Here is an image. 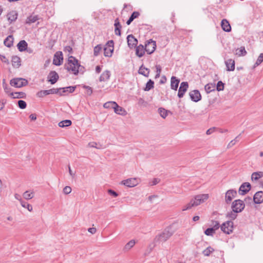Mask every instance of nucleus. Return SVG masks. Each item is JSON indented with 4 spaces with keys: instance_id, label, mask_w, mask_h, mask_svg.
I'll return each mask as SVG.
<instances>
[{
    "instance_id": "obj_56",
    "label": "nucleus",
    "mask_w": 263,
    "mask_h": 263,
    "mask_svg": "<svg viewBox=\"0 0 263 263\" xmlns=\"http://www.w3.org/2000/svg\"><path fill=\"white\" fill-rule=\"evenodd\" d=\"M214 128H211L207 130L206 133L208 135L212 134L214 131Z\"/></svg>"
},
{
    "instance_id": "obj_40",
    "label": "nucleus",
    "mask_w": 263,
    "mask_h": 263,
    "mask_svg": "<svg viewBox=\"0 0 263 263\" xmlns=\"http://www.w3.org/2000/svg\"><path fill=\"white\" fill-rule=\"evenodd\" d=\"M159 114L162 117L164 118L167 116V115L168 114V112L166 110H165L163 108H160L159 109Z\"/></svg>"
},
{
    "instance_id": "obj_24",
    "label": "nucleus",
    "mask_w": 263,
    "mask_h": 263,
    "mask_svg": "<svg viewBox=\"0 0 263 263\" xmlns=\"http://www.w3.org/2000/svg\"><path fill=\"white\" fill-rule=\"evenodd\" d=\"M12 64L15 68H18L21 65V59L17 56H13L12 58Z\"/></svg>"
},
{
    "instance_id": "obj_15",
    "label": "nucleus",
    "mask_w": 263,
    "mask_h": 263,
    "mask_svg": "<svg viewBox=\"0 0 263 263\" xmlns=\"http://www.w3.org/2000/svg\"><path fill=\"white\" fill-rule=\"evenodd\" d=\"M55 93H56L55 90L54 89H51L46 90H41V91L38 92L37 93L36 95L39 98H42L47 95H48L50 94H54Z\"/></svg>"
},
{
    "instance_id": "obj_36",
    "label": "nucleus",
    "mask_w": 263,
    "mask_h": 263,
    "mask_svg": "<svg viewBox=\"0 0 263 263\" xmlns=\"http://www.w3.org/2000/svg\"><path fill=\"white\" fill-rule=\"evenodd\" d=\"M139 16V13L138 12H133L129 19L127 21V24L129 25L134 19L137 18Z\"/></svg>"
},
{
    "instance_id": "obj_32",
    "label": "nucleus",
    "mask_w": 263,
    "mask_h": 263,
    "mask_svg": "<svg viewBox=\"0 0 263 263\" xmlns=\"http://www.w3.org/2000/svg\"><path fill=\"white\" fill-rule=\"evenodd\" d=\"M72 122L70 120H65L60 122L58 125L60 127H65L70 126Z\"/></svg>"
},
{
    "instance_id": "obj_12",
    "label": "nucleus",
    "mask_w": 263,
    "mask_h": 263,
    "mask_svg": "<svg viewBox=\"0 0 263 263\" xmlns=\"http://www.w3.org/2000/svg\"><path fill=\"white\" fill-rule=\"evenodd\" d=\"M251 189V184L248 182L243 183L239 187V193L240 195H245Z\"/></svg>"
},
{
    "instance_id": "obj_30",
    "label": "nucleus",
    "mask_w": 263,
    "mask_h": 263,
    "mask_svg": "<svg viewBox=\"0 0 263 263\" xmlns=\"http://www.w3.org/2000/svg\"><path fill=\"white\" fill-rule=\"evenodd\" d=\"M139 73L145 77H147L149 74V71L148 69L142 65L139 68Z\"/></svg>"
},
{
    "instance_id": "obj_16",
    "label": "nucleus",
    "mask_w": 263,
    "mask_h": 263,
    "mask_svg": "<svg viewBox=\"0 0 263 263\" xmlns=\"http://www.w3.org/2000/svg\"><path fill=\"white\" fill-rule=\"evenodd\" d=\"M190 96L192 100L195 102H197L201 99V96L198 90H193L190 92Z\"/></svg>"
},
{
    "instance_id": "obj_17",
    "label": "nucleus",
    "mask_w": 263,
    "mask_h": 263,
    "mask_svg": "<svg viewBox=\"0 0 263 263\" xmlns=\"http://www.w3.org/2000/svg\"><path fill=\"white\" fill-rule=\"evenodd\" d=\"M123 184L128 187H133L138 183V180L136 178H132L124 180Z\"/></svg>"
},
{
    "instance_id": "obj_58",
    "label": "nucleus",
    "mask_w": 263,
    "mask_h": 263,
    "mask_svg": "<svg viewBox=\"0 0 263 263\" xmlns=\"http://www.w3.org/2000/svg\"><path fill=\"white\" fill-rule=\"evenodd\" d=\"M109 192L112 195H114V196H117V194L114 192V191H111V190H109Z\"/></svg>"
},
{
    "instance_id": "obj_45",
    "label": "nucleus",
    "mask_w": 263,
    "mask_h": 263,
    "mask_svg": "<svg viewBox=\"0 0 263 263\" xmlns=\"http://www.w3.org/2000/svg\"><path fill=\"white\" fill-rule=\"evenodd\" d=\"M205 89L207 92H210L214 89V86L211 84H207L205 86Z\"/></svg>"
},
{
    "instance_id": "obj_9",
    "label": "nucleus",
    "mask_w": 263,
    "mask_h": 263,
    "mask_svg": "<svg viewBox=\"0 0 263 263\" xmlns=\"http://www.w3.org/2000/svg\"><path fill=\"white\" fill-rule=\"evenodd\" d=\"M212 226V228H208L205 231L204 233L206 235L212 236L215 233V231L219 229V224L216 221H213Z\"/></svg>"
},
{
    "instance_id": "obj_5",
    "label": "nucleus",
    "mask_w": 263,
    "mask_h": 263,
    "mask_svg": "<svg viewBox=\"0 0 263 263\" xmlns=\"http://www.w3.org/2000/svg\"><path fill=\"white\" fill-rule=\"evenodd\" d=\"M156 48V42L152 40L146 41L145 45V50L148 54H151L155 50Z\"/></svg>"
},
{
    "instance_id": "obj_44",
    "label": "nucleus",
    "mask_w": 263,
    "mask_h": 263,
    "mask_svg": "<svg viewBox=\"0 0 263 263\" xmlns=\"http://www.w3.org/2000/svg\"><path fill=\"white\" fill-rule=\"evenodd\" d=\"M18 106L24 109L26 107V103L24 101L20 100L18 102Z\"/></svg>"
},
{
    "instance_id": "obj_1",
    "label": "nucleus",
    "mask_w": 263,
    "mask_h": 263,
    "mask_svg": "<svg viewBox=\"0 0 263 263\" xmlns=\"http://www.w3.org/2000/svg\"><path fill=\"white\" fill-rule=\"evenodd\" d=\"M80 66L79 61L72 56L68 58L67 62L64 66L66 69L74 74L78 73Z\"/></svg>"
},
{
    "instance_id": "obj_25",
    "label": "nucleus",
    "mask_w": 263,
    "mask_h": 263,
    "mask_svg": "<svg viewBox=\"0 0 263 263\" xmlns=\"http://www.w3.org/2000/svg\"><path fill=\"white\" fill-rule=\"evenodd\" d=\"M179 82V80L177 79L176 77H173L171 78V88L176 90L178 87Z\"/></svg>"
},
{
    "instance_id": "obj_60",
    "label": "nucleus",
    "mask_w": 263,
    "mask_h": 263,
    "mask_svg": "<svg viewBox=\"0 0 263 263\" xmlns=\"http://www.w3.org/2000/svg\"><path fill=\"white\" fill-rule=\"evenodd\" d=\"M199 219V216H195L193 217V220L194 221H196L198 220Z\"/></svg>"
},
{
    "instance_id": "obj_61",
    "label": "nucleus",
    "mask_w": 263,
    "mask_h": 263,
    "mask_svg": "<svg viewBox=\"0 0 263 263\" xmlns=\"http://www.w3.org/2000/svg\"><path fill=\"white\" fill-rule=\"evenodd\" d=\"M7 220H9V221H11V220H12V217L11 216H9L7 217Z\"/></svg>"
},
{
    "instance_id": "obj_48",
    "label": "nucleus",
    "mask_w": 263,
    "mask_h": 263,
    "mask_svg": "<svg viewBox=\"0 0 263 263\" xmlns=\"http://www.w3.org/2000/svg\"><path fill=\"white\" fill-rule=\"evenodd\" d=\"M213 251V249L212 248H208L204 251L203 253L205 255L208 256Z\"/></svg>"
},
{
    "instance_id": "obj_43",
    "label": "nucleus",
    "mask_w": 263,
    "mask_h": 263,
    "mask_svg": "<svg viewBox=\"0 0 263 263\" xmlns=\"http://www.w3.org/2000/svg\"><path fill=\"white\" fill-rule=\"evenodd\" d=\"M21 204L23 207L27 208L29 211H30V212L32 211V206L31 205H30L28 203H25L24 202H22Z\"/></svg>"
},
{
    "instance_id": "obj_39",
    "label": "nucleus",
    "mask_w": 263,
    "mask_h": 263,
    "mask_svg": "<svg viewBox=\"0 0 263 263\" xmlns=\"http://www.w3.org/2000/svg\"><path fill=\"white\" fill-rule=\"evenodd\" d=\"M115 25L116 26V29H115L116 33L117 34H120V28L121 27H120L118 20H116Z\"/></svg>"
},
{
    "instance_id": "obj_29",
    "label": "nucleus",
    "mask_w": 263,
    "mask_h": 263,
    "mask_svg": "<svg viewBox=\"0 0 263 263\" xmlns=\"http://www.w3.org/2000/svg\"><path fill=\"white\" fill-rule=\"evenodd\" d=\"M145 50L144 49V47L142 45L138 46L136 48V54L139 57H142L145 53Z\"/></svg>"
},
{
    "instance_id": "obj_7",
    "label": "nucleus",
    "mask_w": 263,
    "mask_h": 263,
    "mask_svg": "<svg viewBox=\"0 0 263 263\" xmlns=\"http://www.w3.org/2000/svg\"><path fill=\"white\" fill-rule=\"evenodd\" d=\"M114 49V42L112 41H108L104 47V55L106 57H111Z\"/></svg>"
},
{
    "instance_id": "obj_49",
    "label": "nucleus",
    "mask_w": 263,
    "mask_h": 263,
    "mask_svg": "<svg viewBox=\"0 0 263 263\" xmlns=\"http://www.w3.org/2000/svg\"><path fill=\"white\" fill-rule=\"evenodd\" d=\"M0 59L4 63H5L7 64L9 63L8 59L5 55H0Z\"/></svg>"
},
{
    "instance_id": "obj_6",
    "label": "nucleus",
    "mask_w": 263,
    "mask_h": 263,
    "mask_svg": "<svg viewBox=\"0 0 263 263\" xmlns=\"http://www.w3.org/2000/svg\"><path fill=\"white\" fill-rule=\"evenodd\" d=\"M221 230L226 234H229L232 232L233 230V222L228 221L223 223L221 226Z\"/></svg>"
},
{
    "instance_id": "obj_20",
    "label": "nucleus",
    "mask_w": 263,
    "mask_h": 263,
    "mask_svg": "<svg viewBox=\"0 0 263 263\" xmlns=\"http://www.w3.org/2000/svg\"><path fill=\"white\" fill-rule=\"evenodd\" d=\"M226 65L227 70L233 71L235 69V61L232 59H230L226 61Z\"/></svg>"
},
{
    "instance_id": "obj_28",
    "label": "nucleus",
    "mask_w": 263,
    "mask_h": 263,
    "mask_svg": "<svg viewBox=\"0 0 263 263\" xmlns=\"http://www.w3.org/2000/svg\"><path fill=\"white\" fill-rule=\"evenodd\" d=\"M13 44V37L12 35L8 36L4 41V44L8 47H10Z\"/></svg>"
},
{
    "instance_id": "obj_57",
    "label": "nucleus",
    "mask_w": 263,
    "mask_h": 263,
    "mask_svg": "<svg viewBox=\"0 0 263 263\" xmlns=\"http://www.w3.org/2000/svg\"><path fill=\"white\" fill-rule=\"evenodd\" d=\"M37 17H36V16H33L32 20H31V18H29V21H31V22H35L36 20H37Z\"/></svg>"
},
{
    "instance_id": "obj_50",
    "label": "nucleus",
    "mask_w": 263,
    "mask_h": 263,
    "mask_svg": "<svg viewBox=\"0 0 263 263\" xmlns=\"http://www.w3.org/2000/svg\"><path fill=\"white\" fill-rule=\"evenodd\" d=\"M71 189L70 187H69V186H66L64 189V192L65 194H69L71 192Z\"/></svg>"
},
{
    "instance_id": "obj_38",
    "label": "nucleus",
    "mask_w": 263,
    "mask_h": 263,
    "mask_svg": "<svg viewBox=\"0 0 263 263\" xmlns=\"http://www.w3.org/2000/svg\"><path fill=\"white\" fill-rule=\"evenodd\" d=\"M154 87V82L149 80L146 84V87L144 89L145 90L148 91Z\"/></svg>"
},
{
    "instance_id": "obj_21",
    "label": "nucleus",
    "mask_w": 263,
    "mask_h": 263,
    "mask_svg": "<svg viewBox=\"0 0 263 263\" xmlns=\"http://www.w3.org/2000/svg\"><path fill=\"white\" fill-rule=\"evenodd\" d=\"M110 76V72L108 71H105L101 74L99 80L100 82H105L109 80Z\"/></svg>"
},
{
    "instance_id": "obj_47",
    "label": "nucleus",
    "mask_w": 263,
    "mask_h": 263,
    "mask_svg": "<svg viewBox=\"0 0 263 263\" xmlns=\"http://www.w3.org/2000/svg\"><path fill=\"white\" fill-rule=\"evenodd\" d=\"M263 61V53H261L259 56L258 57L256 64L257 65H259Z\"/></svg>"
},
{
    "instance_id": "obj_8",
    "label": "nucleus",
    "mask_w": 263,
    "mask_h": 263,
    "mask_svg": "<svg viewBox=\"0 0 263 263\" xmlns=\"http://www.w3.org/2000/svg\"><path fill=\"white\" fill-rule=\"evenodd\" d=\"M245 208V204L241 200H235L232 204L233 211L238 213L241 212Z\"/></svg>"
},
{
    "instance_id": "obj_10",
    "label": "nucleus",
    "mask_w": 263,
    "mask_h": 263,
    "mask_svg": "<svg viewBox=\"0 0 263 263\" xmlns=\"http://www.w3.org/2000/svg\"><path fill=\"white\" fill-rule=\"evenodd\" d=\"M63 61V54L61 51L57 52L53 57V64L57 66L61 65Z\"/></svg>"
},
{
    "instance_id": "obj_46",
    "label": "nucleus",
    "mask_w": 263,
    "mask_h": 263,
    "mask_svg": "<svg viewBox=\"0 0 263 263\" xmlns=\"http://www.w3.org/2000/svg\"><path fill=\"white\" fill-rule=\"evenodd\" d=\"M101 49H102V48L100 46L98 45V46H96L94 48V54L96 55H98L101 51Z\"/></svg>"
},
{
    "instance_id": "obj_14",
    "label": "nucleus",
    "mask_w": 263,
    "mask_h": 263,
    "mask_svg": "<svg viewBox=\"0 0 263 263\" xmlns=\"http://www.w3.org/2000/svg\"><path fill=\"white\" fill-rule=\"evenodd\" d=\"M237 192L236 191L230 190L226 193L225 199L227 202H230L236 196Z\"/></svg>"
},
{
    "instance_id": "obj_18",
    "label": "nucleus",
    "mask_w": 263,
    "mask_h": 263,
    "mask_svg": "<svg viewBox=\"0 0 263 263\" xmlns=\"http://www.w3.org/2000/svg\"><path fill=\"white\" fill-rule=\"evenodd\" d=\"M127 43L130 48H133L135 47L137 44V40L135 37L132 35H129L127 37Z\"/></svg>"
},
{
    "instance_id": "obj_23",
    "label": "nucleus",
    "mask_w": 263,
    "mask_h": 263,
    "mask_svg": "<svg viewBox=\"0 0 263 263\" xmlns=\"http://www.w3.org/2000/svg\"><path fill=\"white\" fill-rule=\"evenodd\" d=\"M17 17V14L15 11H11L9 12L7 14L8 20L10 22H12L15 21Z\"/></svg>"
},
{
    "instance_id": "obj_41",
    "label": "nucleus",
    "mask_w": 263,
    "mask_h": 263,
    "mask_svg": "<svg viewBox=\"0 0 263 263\" xmlns=\"http://www.w3.org/2000/svg\"><path fill=\"white\" fill-rule=\"evenodd\" d=\"M224 84L221 81H219L217 84V90L218 91H221L223 90Z\"/></svg>"
},
{
    "instance_id": "obj_53",
    "label": "nucleus",
    "mask_w": 263,
    "mask_h": 263,
    "mask_svg": "<svg viewBox=\"0 0 263 263\" xmlns=\"http://www.w3.org/2000/svg\"><path fill=\"white\" fill-rule=\"evenodd\" d=\"M88 231L91 234H94L96 232V229L94 228H89Z\"/></svg>"
},
{
    "instance_id": "obj_3",
    "label": "nucleus",
    "mask_w": 263,
    "mask_h": 263,
    "mask_svg": "<svg viewBox=\"0 0 263 263\" xmlns=\"http://www.w3.org/2000/svg\"><path fill=\"white\" fill-rule=\"evenodd\" d=\"M4 90L7 96L12 99L25 98L26 96V93L24 92H13L8 87H5Z\"/></svg>"
},
{
    "instance_id": "obj_2",
    "label": "nucleus",
    "mask_w": 263,
    "mask_h": 263,
    "mask_svg": "<svg viewBox=\"0 0 263 263\" xmlns=\"http://www.w3.org/2000/svg\"><path fill=\"white\" fill-rule=\"evenodd\" d=\"M209 197L208 194H201L198 195L195 197L190 202L187 204V206L183 209V210H186L192 206L198 205L206 201Z\"/></svg>"
},
{
    "instance_id": "obj_62",
    "label": "nucleus",
    "mask_w": 263,
    "mask_h": 263,
    "mask_svg": "<svg viewBox=\"0 0 263 263\" xmlns=\"http://www.w3.org/2000/svg\"><path fill=\"white\" fill-rule=\"evenodd\" d=\"M3 12V8L1 6H0V15H1L2 13Z\"/></svg>"
},
{
    "instance_id": "obj_59",
    "label": "nucleus",
    "mask_w": 263,
    "mask_h": 263,
    "mask_svg": "<svg viewBox=\"0 0 263 263\" xmlns=\"http://www.w3.org/2000/svg\"><path fill=\"white\" fill-rule=\"evenodd\" d=\"M96 70L98 73L100 72L101 71V67L99 66H97Z\"/></svg>"
},
{
    "instance_id": "obj_63",
    "label": "nucleus",
    "mask_w": 263,
    "mask_h": 263,
    "mask_svg": "<svg viewBox=\"0 0 263 263\" xmlns=\"http://www.w3.org/2000/svg\"><path fill=\"white\" fill-rule=\"evenodd\" d=\"M158 182L157 180L156 179L155 180V181L154 182L153 184H155Z\"/></svg>"
},
{
    "instance_id": "obj_33",
    "label": "nucleus",
    "mask_w": 263,
    "mask_h": 263,
    "mask_svg": "<svg viewBox=\"0 0 263 263\" xmlns=\"http://www.w3.org/2000/svg\"><path fill=\"white\" fill-rule=\"evenodd\" d=\"M34 193L33 191H28L23 194V197L26 200L30 199L33 198Z\"/></svg>"
},
{
    "instance_id": "obj_19",
    "label": "nucleus",
    "mask_w": 263,
    "mask_h": 263,
    "mask_svg": "<svg viewBox=\"0 0 263 263\" xmlns=\"http://www.w3.org/2000/svg\"><path fill=\"white\" fill-rule=\"evenodd\" d=\"M254 201L256 203H260L263 202V192H258L254 196Z\"/></svg>"
},
{
    "instance_id": "obj_42",
    "label": "nucleus",
    "mask_w": 263,
    "mask_h": 263,
    "mask_svg": "<svg viewBox=\"0 0 263 263\" xmlns=\"http://www.w3.org/2000/svg\"><path fill=\"white\" fill-rule=\"evenodd\" d=\"M75 88H76V87H74V86H69V87H65V88H64L63 89H64V92H73L74 90H75Z\"/></svg>"
},
{
    "instance_id": "obj_54",
    "label": "nucleus",
    "mask_w": 263,
    "mask_h": 263,
    "mask_svg": "<svg viewBox=\"0 0 263 263\" xmlns=\"http://www.w3.org/2000/svg\"><path fill=\"white\" fill-rule=\"evenodd\" d=\"M5 106V103L2 100H0V110L2 109Z\"/></svg>"
},
{
    "instance_id": "obj_4",
    "label": "nucleus",
    "mask_w": 263,
    "mask_h": 263,
    "mask_svg": "<svg viewBox=\"0 0 263 263\" xmlns=\"http://www.w3.org/2000/svg\"><path fill=\"white\" fill-rule=\"evenodd\" d=\"M28 83L26 80L23 78H14L10 80V84L11 86L20 88L26 86Z\"/></svg>"
},
{
    "instance_id": "obj_11",
    "label": "nucleus",
    "mask_w": 263,
    "mask_h": 263,
    "mask_svg": "<svg viewBox=\"0 0 263 263\" xmlns=\"http://www.w3.org/2000/svg\"><path fill=\"white\" fill-rule=\"evenodd\" d=\"M59 79L58 74L54 71H50L47 77V81L51 84L55 83Z\"/></svg>"
},
{
    "instance_id": "obj_55",
    "label": "nucleus",
    "mask_w": 263,
    "mask_h": 263,
    "mask_svg": "<svg viewBox=\"0 0 263 263\" xmlns=\"http://www.w3.org/2000/svg\"><path fill=\"white\" fill-rule=\"evenodd\" d=\"M156 69H157V75L158 74H159L160 72H161V67L160 66H156Z\"/></svg>"
},
{
    "instance_id": "obj_22",
    "label": "nucleus",
    "mask_w": 263,
    "mask_h": 263,
    "mask_svg": "<svg viewBox=\"0 0 263 263\" xmlns=\"http://www.w3.org/2000/svg\"><path fill=\"white\" fill-rule=\"evenodd\" d=\"M221 27L222 29L227 32H229L231 30V26L229 22L226 20H223L221 22Z\"/></svg>"
},
{
    "instance_id": "obj_51",
    "label": "nucleus",
    "mask_w": 263,
    "mask_h": 263,
    "mask_svg": "<svg viewBox=\"0 0 263 263\" xmlns=\"http://www.w3.org/2000/svg\"><path fill=\"white\" fill-rule=\"evenodd\" d=\"M65 51L71 53L72 51V48L70 46H67L65 48Z\"/></svg>"
},
{
    "instance_id": "obj_52",
    "label": "nucleus",
    "mask_w": 263,
    "mask_h": 263,
    "mask_svg": "<svg viewBox=\"0 0 263 263\" xmlns=\"http://www.w3.org/2000/svg\"><path fill=\"white\" fill-rule=\"evenodd\" d=\"M29 118L31 120H35L36 119V115L35 114H31L30 115Z\"/></svg>"
},
{
    "instance_id": "obj_26",
    "label": "nucleus",
    "mask_w": 263,
    "mask_h": 263,
    "mask_svg": "<svg viewBox=\"0 0 263 263\" xmlns=\"http://www.w3.org/2000/svg\"><path fill=\"white\" fill-rule=\"evenodd\" d=\"M17 48L20 51H25L27 47V43L24 40L20 41L17 45Z\"/></svg>"
},
{
    "instance_id": "obj_31",
    "label": "nucleus",
    "mask_w": 263,
    "mask_h": 263,
    "mask_svg": "<svg viewBox=\"0 0 263 263\" xmlns=\"http://www.w3.org/2000/svg\"><path fill=\"white\" fill-rule=\"evenodd\" d=\"M263 177L262 172H254L252 174L251 179L252 180H257Z\"/></svg>"
},
{
    "instance_id": "obj_35",
    "label": "nucleus",
    "mask_w": 263,
    "mask_h": 263,
    "mask_svg": "<svg viewBox=\"0 0 263 263\" xmlns=\"http://www.w3.org/2000/svg\"><path fill=\"white\" fill-rule=\"evenodd\" d=\"M114 111L116 114L119 115H124L126 114V111L122 107L118 105L117 107H115Z\"/></svg>"
},
{
    "instance_id": "obj_34",
    "label": "nucleus",
    "mask_w": 263,
    "mask_h": 263,
    "mask_svg": "<svg viewBox=\"0 0 263 263\" xmlns=\"http://www.w3.org/2000/svg\"><path fill=\"white\" fill-rule=\"evenodd\" d=\"M117 106V104L115 102H108L104 104V107L106 108H112L115 109V107Z\"/></svg>"
},
{
    "instance_id": "obj_37",
    "label": "nucleus",
    "mask_w": 263,
    "mask_h": 263,
    "mask_svg": "<svg viewBox=\"0 0 263 263\" xmlns=\"http://www.w3.org/2000/svg\"><path fill=\"white\" fill-rule=\"evenodd\" d=\"M136 242L135 240H132L129 241L125 246V249L126 250H129L131 249L132 247L134 246L135 245Z\"/></svg>"
},
{
    "instance_id": "obj_13",
    "label": "nucleus",
    "mask_w": 263,
    "mask_h": 263,
    "mask_svg": "<svg viewBox=\"0 0 263 263\" xmlns=\"http://www.w3.org/2000/svg\"><path fill=\"white\" fill-rule=\"evenodd\" d=\"M188 87H189V85H188L187 83H186V82L181 83L180 84L179 89L178 96L179 98L183 97L184 93L187 90Z\"/></svg>"
},
{
    "instance_id": "obj_27",
    "label": "nucleus",
    "mask_w": 263,
    "mask_h": 263,
    "mask_svg": "<svg viewBox=\"0 0 263 263\" xmlns=\"http://www.w3.org/2000/svg\"><path fill=\"white\" fill-rule=\"evenodd\" d=\"M247 52L245 49V47H241L236 49L235 51V54L238 56H243L246 55Z\"/></svg>"
}]
</instances>
